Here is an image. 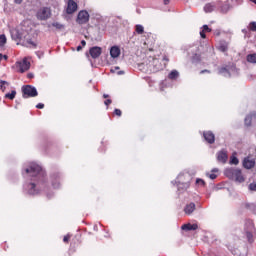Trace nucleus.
Returning a JSON list of instances; mask_svg holds the SVG:
<instances>
[{
    "mask_svg": "<svg viewBox=\"0 0 256 256\" xmlns=\"http://www.w3.org/2000/svg\"><path fill=\"white\" fill-rule=\"evenodd\" d=\"M44 107H45V104H43V103H39L36 105L37 109H43Z\"/></svg>",
    "mask_w": 256,
    "mask_h": 256,
    "instance_id": "nucleus-37",
    "label": "nucleus"
},
{
    "mask_svg": "<svg viewBox=\"0 0 256 256\" xmlns=\"http://www.w3.org/2000/svg\"><path fill=\"white\" fill-rule=\"evenodd\" d=\"M250 31H256V22H251L249 24Z\"/></svg>",
    "mask_w": 256,
    "mask_h": 256,
    "instance_id": "nucleus-32",
    "label": "nucleus"
},
{
    "mask_svg": "<svg viewBox=\"0 0 256 256\" xmlns=\"http://www.w3.org/2000/svg\"><path fill=\"white\" fill-rule=\"evenodd\" d=\"M15 95H17V91L12 90L11 93H7L5 95V98L10 99L11 101H13V99H15Z\"/></svg>",
    "mask_w": 256,
    "mask_h": 256,
    "instance_id": "nucleus-23",
    "label": "nucleus"
},
{
    "mask_svg": "<svg viewBox=\"0 0 256 256\" xmlns=\"http://www.w3.org/2000/svg\"><path fill=\"white\" fill-rule=\"evenodd\" d=\"M101 52H102V50H101V47H99V46H94V47L90 48V50H89V53H90L92 59H98V57H101Z\"/></svg>",
    "mask_w": 256,
    "mask_h": 256,
    "instance_id": "nucleus-11",
    "label": "nucleus"
},
{
    "mask_svg": "<svg viewBox=\"0 0 256 256\" xmlns=\"http://www.w3.org/2000/svg\"><path fill=\"white\" fill-rule=\"evenodd\" d=\"M243 167L245 169H253V167H255V159H251L249 157L244 158Z\"/></svg>",
    "mask_w": 256,
    "mask_h": 256,
    "instance_id": "nucleus-13",
    "label": "nucleus"
},
{
    "mask_svg": "<svg viewBox=\"0 0 256 256\" xmlns=\"http://www.w3.org/2000/svg\"><path fill=\"white\" fill-rule=\"evenodd\" d=\"M27 77H28V79H33V77H35V76L33 75V73H28Z\"/></svg>",
    "mask_w": 256,
    "mask_h": 256,
    "instance_id": "nucleus-44",
    "label": "nucleus"
},
{
    "mask_svg": "<svg viewBox=\"0 0 256 256\" xmlns=\"http://www.w3.org/2000/svg\"><path fill=\"white\" fill-rule=\"evenodd\" d=\"M177 77H179V72L177 70H172L168 75V78L172 80L177 79Z\"/></svg>",
    "mask_w": 256,
    "mask_h": 256,
    "instance_id": "nucleus-22",
    "label": "nucleus"
},
{
    "mask_svg": "<svg viewBox=\"0 0 256 256\" xmlns=\"http://www.w3.org/2000/svg\"><path fill=\"white\" fill-rule=\"evenodd\" d=\"M249 1H251L252 3H255V5H256V0H249Z\"/></svg>",
    "mask_w": 256,
    "mask_h": 256,
    "instance_id": "nucleus-53",
    "label": "nucleus"
},
{
    "mask_svg": "<svg viewBox=\"0 0 256 256\" xmlns=\"http://www.w3.org/2000/svg\"><path fill=\"white\" fill-rule=\"evenodd\" d=\"M77 9H78L77 2L73 0H68L67 7H66L67 15H73V13L77 11Z\"/></svg>",
    "mask_w": 256,
    "mask_h": 256,
    "instance_id": "nucleus-10",
    "label": "nucleus"
},
{
    "mask_svg": "<svg viewBox=\"0 0 256 256\" xmlns=\"http://www.w3.org/2000/svg\"><path fill=\"white\" fill-rule=\"evenodd\" d=\"M207 177H209V179H217V174H215V173H212V174L207 173Z\"/></svg>",
    "mask_w": 256,
    "mask_h": 256,
    "instance_id": "nucleus-34",
    "label": "nucleus"
},
{
    "mask_svg": "<svg viewBox=\"0 0 256 256\" xmlns=\"http://www.w3.org/2000/svg\"><path fill=\"white\" fill-rule=\"evenodd\" d=\"M7 87H9V82H7L5 80H0V89H1V91H5V89H7Z\"/></svg>",
    "mask_w": 256,
    "mask_h": 256,
    "instance_id": "nucleus-26",
    "label": "nucleus"
},
{
    "mask_svg": "<svg viewBox=\"0 0 256 256\" xmlns=\"http://www.w3.org/2000/svg\"><path fill=\"white\" fill-rule=\"evenodd\" d=\"M230 165H239V159L237 158V156H231Z\"/></svg>",
    "mask_w": 256,
    "mask_h": 256,
    "instance_id": "nucleus-29",
    "label": "nucleus"
},
{
    "mask_svg": "<svg viewBox=\"0 0 256 256\" xmlns=\"http://www.w3.org/2000/svg\"><path fill=\"white\" fill-rule=\"evenodd\" d=\"M251 121H253V116L252 115H248L246 116L244 123L247 127H251Z\"/></svg>",
    "mask_w": 256,
    "mask_h": 256,
    "instance_id": "nucleus-28",
    "label": "nucleus"
},
{
    "mask_svg": "<svg viewBox=\"0 0 256 256\" xmlns=\"http://www.w3.org/2000/svg\"><path fill=\"white\" fill-rule=\"evenodd\" d=\"M7 43V36L5 34L0 35V47H5V44Z\"/></svg>",
    "mask_w": 256,
    "mask_h": 256,
    "instance_id": "nucleus-24",
    "label": "nucleus"
},
{
    "mask_svg": "<svg viewBox=\"0 0 256 256\" xmlns=\"http://www.w3.org/2000/svg\"><path fill=\"white\" fill-rule=\"evenodd\" d=\"M112 101L111 99H107L104 104L106 105V107H109V105H111Z\"/></svg>",
    "mask_w": 256,
    "mask_h": 256,
    "instance_id": "nucleus-38",
    "label": "nucleus"
},
{
    "mask_svg": "<svg viewBox=\"0 0 256 256\" xmlns=\"http://www.w3.org/2000/svg\"><path fill=\"white\" fill-rule=\"evenodd\" d=\"M89 17L87 10H81L77 15L76 23L78 25H85V23H89Z\"/></svg>",
    "mask_w": 256,
    "mask_h": 256,
    "instance_id": "nucleus-8",
    "label": "nucleus"
},
{
    "mask_svg": "<svg viewBox=\"0 0 256 256\" xmlns=\"http://www.w3.org/2000/svg\"><path fill=\"white\" fill-rule=\"evenodd\" d=\"M235 73H237V68L233 65L230 67H222L219 70V74L224 77H231V75H235Z\"/></svg>",
    "mask_w": 256,
    "mask_h": 256,
    "instance_id": "nucleus-9",
    "label": "nucleus"
},
{
    "mask_svg": "<svg viewBox=\"0 0 256 256\" xmlns=\"http://www.w3.org/2000/svg\"><path fill=\"white\" fill-rule=\"evenodd\" d=\"M200 73H209V70H202Z\"/></svg>",
    "mask_w": 256,
    "mask_h": 256,
    "instance_id": "nucleus-51",
    "label": "nucleus"
},
{
    "mask_svg": "<svg viewBox=\"0 0 256 256\" xmlns=\"http://www.w3.org/2000/svg\"><path fill=\"white\" fill-rule=\"evenodd\" d=\"M15 67L18 69V73H25L31 69V62L28 57H25L21 61H17Z\"/></svg>",
    "mask_w": 256,
    "mask_h": 256,
    "instance_id": "nucleus-5",
    "label": "nucleus"
},
{
    "mask_svg": "<svg viewBox=\"0 0 256 256\" xmlns=\"http://www.w3.org/2000/svg\"><path fill=\"white\" fill-rule=\"evenodd\" d=\"M218 49L222 53H225L227 51V49H229V44H227V42H220Z\"/></svg>",
    "mask_w": 256,
    "mask_h": 256,
    "instance_id": "nucleus-19",
    "label": "nucleus"
},
{
    "mask_svg": "<svg viewBox=\"0 0 256 256\" xmlns=\"http://www.w3.org/2000/svg\"><path fill=\"white\" fill-rule=\"evenodd\" d=\"M227 151L225 150H222L220 152H218L217 154V160L220 162V163H227Z\"/></svg>",
    "mask_w": 256,
    "mask_h": 256,
    "instance_id": "nucleus-15",
    "label": "nucleus"
},
{
    "mask_svg": "<svg viewBox=\"0 0 256 256\" xmlns=\"http://www.w3.org/2000/svg\"><path fill=\"white\" fill-rule=\"evenodd\" d=\"M193 211H195V203H193V202L186 205V207L184 208V212L186 213V215H191V213H193Z\"/></svg>",
    "mask_w": 256,
    "mask_h": 256,
    "instance_id": "nucleus-18",
    "label": "nucleus"
},
{
    "mask_svg": "<svg viewBox=\"0 0 256 256\" xmlns=\"http://www.w3.org/2000/svg\"><path fill=\"white\" fill-rule=\"evenodd\" d=\"M196 187H205L206 183L205 180L201 178H197L195 182Z\"/></svg>",
    "mask_w": 256,
    "mask_h": 256,
    "instance_id": "nucleus-27",
    "label": "nucleus"
},
{
    "mask_svg": "<svg viewBox=\"0 0 256 256\" xmlns=\"http://www.w3.org/2000/svg\"><path fill=\"white\" fill-rule=\"evenodd\" d=\"M83 49V46H77L76 51H81Z\"/></svg>",
    "mask_w": 256,
    "mask_h": 256,
    "instance_id": "nucleus-46",
    "label": "nucleus"
},
{
    "mask_svg": "<svg viewBox=\"0 0 256 256\" xmlns=\"http://www.w3.org/2000/svg\"><path fill=\"white\" fill-rule=\"evenodd\" d=\"M124 71H119V72H117V75H124Z\"/></svg>",
    "mask_w": 256,
    "mask_h": 256,
    "instance_id": "nucleus-47",
    "label": "nucleus"
},
{
    "mask_svg": "<svg viewBox=\"0 0 256 256\" xmlns=\"http://www.w3.org/2000/svg\"><path fill=\"white\" fill-rule=\"evenodd\" d=\"M190 177L191 176L187 173L180 174L177 177L176 183H177L178 191H180V193H183V191H187L189 187H191V182H189Z\"/></svg>",
    "mask_w": 256,
    "mask_h": 256,
    "instance_id": "nucleus-3",
    "label": "nucleus"
},
{
    "mask_svg": "<svg viewBox=\"0 0 256 256\" xmlns=\"http://www.w3.org/2000/svg\"><path fill=\"white\" fill-rule=\"evenodd\" d=\"M224 175L228 177V179H233L236 183H244L245 177L239 168H227L224 171Z\"/></svg>",
    "mask_w": 256,
    "mask_h": 256,
    "instance_id": "nucleus-2",
    "label": "nucleus"
},
{
    "mask_svg": "<svg viewBox=\"0 0 256 256\" xmlns=\"http://www.w3.org/2000/svg\"><path fill=\"white\" fill-rule=\"evenodd\" d=\"M3 59H4V61H7L8 56H7V55L0 54V62L3 61Z\"/></svg>",
    "mask_w": 256,
    "mask_h": 256,
    "instance_id": "nucleus-35",
    "label": "nucleus"
},
{
    "mask_svg": "<svg viewBox=\"0 0 256 256\" xmlns=\"http://www.w3.org/2000/svg\"><path fill=\"white\" fill-rule=\"evenodd\" d=\"M69 239H71V236H69V235L64 236V238H63L64 243H68Z\"/></svg>",
    "mask_w": 256,
    "mask_h": 256,
    "instance_id": "nucleus-36",
    "label": "nucleus"
},
{
    "mask_svg": "<svg viewBox=\"0 0 256 256\" xmlns=\"http://www.w3.org/2000/svg\"><path fill=\"white\" fill-rule=\"evenodd\" d=\"M52 27H55L56 29H65V25H63L59 22H53Z\"/></svg>",
    "mask_w": 256,
    "mask_h": 256,
    "instance_id": "nucleus-30",
    "label": "nucleus"
},
{
    "mask_svg": "<svg viewBox=\"0 0 256 256\" xmlns=\"http://www.w3.org/2000/svg\"><path fill=\"white\" fill-rule=\"evenodd\" d=\"M181 229L183 231H197V229H199V226L197 224L188 223L182 225Z\"/></svg>",
    "mask_w": 256,
    "mask_h": 256,
    "instance_id": "nucleus-16",
    "label": "nucleus"
},
{
    "mask_svg": "<svg viewBox=\"0 0 256 256\" xmlns=\"http://www.w3.org/2000/svg\"><path fill=\"white\" fill-rule=\"evenodd\" d=\"M23 176L30 181L24 184V191L28 195H39L41 186L45 183V171L35 162H30L29 166L25 168Z\"/></svg>",
    "mask_w": 256,
    "mask_h": 256,
    "instance_id": "nucleus-1",
    "label": "nucleus"
},
{
    "mask_svg": "<svg viewBox=\"0 0 256 256\" xmlns=\"http://www.w3.org/2000/svg\"><path fill=\"white\" fill-rule=\"evenodd\" d=\"M163 60L166 61V62H168V61H169V58H167V56H164Z\"/></svg>",
    "mask_w": 256,
    "mask_h": 256,
    "instance_id": "nucleus-50",
    "label": "nucleus"
},
{
    "mask_svg": "<svg viewBox=\"0 0 256 256\" xmlns=\"http://www.w3.org/2000/svg\"><path fill=\"white\" fill-rule=\"evenodd\" d=\"M200 37H202V39H205V32L202 30V31H200Z\"/></svg>",
    "mask_w": 256,
    "mask_h": 256,
    "instance_id": "nucleus-42",
    "label": "nucleus"
},
{
    "mask_svg": "<svg viewBox=\"0 0 256 256\" xmlns=\"http://www.w3.org/2000/svg\"><path fill=\"white\" fill-rule=\"evenodd\" d=\"M164 5H169V0H164Z\"/></svg>",
    "mask_w": 256,
    "mask_h": 256,
    "instance_id": "nucleus-49",
    "label": "nucleus"
},
{
    "mask_svg": "<svg viewBox=\"0 0 256 256\" xmlns=\"http://www.w3.org/2000/svg\"><path fill=\"white\" fill-rule=\"evenodd\" d=\"M14 2H15L17 5H21V3H23V0H14Z\"/></svg>",
    "mask_w": 256,
    "mask_h": 256,
    "instance_id": "nucleus-43",
    "label": "nucleus"
},
{
    "mask_svg": "<svg viewBox=\"0 0 256 256\" xmlns=\"http://www.w3.org/2000/svg\"><path fill=\"white\" fill-rule=\"evenodd\" d=\"M22 93L24 99H29V97H37L39 95V93L37 92V88L31 85L23 86Z\"/></svg>",
    "mask_w": 256,
    "mask_h": 256,
    "instance_id": "nucleus-7",
    "label": "nucleus"
},
{
    "mask_svg": "<svg viewBox=\"0 0 256 256\" xmlns=\"http://www.w3.org/2000/svg\"><path fill=\"white\" fill-rule=\"evenodd\" d=\"M218 171H219V169L214 168V169L212 170V173H217Z\"/></svg>",
    "mask_w": 256,
    "mask_h": 256,
    "instance_id": "nucleus-48",
    "label": "nucleus"
},
{
    "mask_svg": "<svg viewBox=\"0 0 256 256\" xmlns=\"http://www.w3.org/2000/svg\"><path fill=\"white\" fill-rule=\"evenodd\" d=\"M215 9H217V3H215V2L208 3L204 6L205 13H213V11H215Z\"/></svg>",
    "mask_w": 256,
    "mask_h": 256,
    "instance_id": "nucleus-17",
    "label": "nucleus"
},
{
    "mask_svg": "<svg viewBox=\"0 0 256 256\" xmlns=\"http://www.w3.org/2000/svg\"><path fill=\"white\" fill-rule=\"evenodd\" d=\"M248 189L250 191H256V182H252L249 184Z\"/></svg>",
    "mask_w": 256,
    "mask_h": 256,
    "instance_id": "nucleus-31",
    "label": "nucleus"
},
{
    "mask_svg": "<svg viewBox=\"0 0 256 256\" xmlns=\"http://www.w3.org/2000/svg\"><path fill=\"white\" fill-rule=\"evenodd\" d=\"M103 97H104V99H107L109 97V95L104 94Z\"/></svg>",
    "mask_w": 256,
    "mask_h": 256,
    "instance_id": "nucleus-52",
    "label": "nucleus"
},
{
    "mask_svg": "<svg viewBox=\"0 0 256 256\" xmlns=\"http://www.w3.org/2000/svg\"><path fill=\"white\" fill-rule=\"evenodd\" d=\"M114 113H115L118 117H121V110L115 109V110H114Z\"/></svg>",
    "mask_w": 256,
    "mask_h": 256,
    "instance_id": "nucleus-39",
    "label": "nucleus"
},
{
    "mask_svg": "<svg viewBox=\"0 0 256 256\" xmlns=\"http://www.w3.org/2000/svg\"><path fill=\"white\" fill-rule=\"evenodd\" d=\"M81 45H82V47H85V45H87V42L85 40H82Z\"/></svg>",
    "mask_w": 256,
    "mask_h": 256,
    "instance_id": "nucleus-45",
    "label": "nucleus"
},
{
    "mask_svg": "<svg viewBox=\"0 0 256 256\" xmlns=\"http://www.w3.org/2000/svg\"><path fill=\"white\" fill-rule=\"evenodd\" d=\"M202 31H204V33H209V32H211L209 26H207V25H204V26L202 27Z\"/></svg>",
    "mask_w": 256,
    "mask_h": 256,
    "instance_id": "nucleus-33",
    "label": "nucleus"
},
{
    "mask_svg": "<svg viewBox=\"0 0 256 256\" xmlns=\"http://www.w3.org/2000/svg\"><path fill=\"white\" fill-rule=\"evenodd\" d=\"M52 185H53V187H54V189H57V188H59V183L58 182H53L52 183Z\"/></svg>",
    "mask_w": 256,
    "mask_h": 256,
    "instance_id": "nucleus-41",
    "label": "nucleus"
},
{
    "mask_svg": "<svg viewBox=\"0 0 256 256\" xmlns=\"http://www.w3.org/2000/svg\"><path fill=\"white\" fill-rule=\"evenodd\" d=\"M24 47H37V44L33 40H26L23 42Z\"/></svg>",
    "mask_w": 256,
    "mask_h": 256,
    "instance_id": "nucleus-21",
    "label": "nucleus"
},
{
    "mask_svg": "<svg viewBox=\"0 0 256 256\" xmlns=\"http://www.w3.org/2000/svg\"><path fill=\"white\" fill-rule=\"evenodd\" d=\"M244 231L249 243H253V233H255V225L252 220H247L244 225Z\"/></svg>",
    "mask_w": 256,
    "mask_h": 256,
    "instance_id": "nucleus-6",
    "label": "nucleus"
},
{
    "mask_svg": "<svg viewBox=\"0 0 256 256\" xmlns=\"http://www.w3.org/2000/svg\"><path fill=\"white\" fill-rule=\"evenodd\" d=\"M135 32H136L138 35H143V33H145V28L143 27V25L137 24V25L135 26Z\"/></svg>",
    "mask_w": 256,
    "mask_h": 256,
    "instance_id": "nucleus-20",
    "label": "nucleus"
},
{
    "mask_svg": "<svg viewBox=\"0 0 256 256\" xmlns=\"http://www.w3.org/2000/svg\"><path fill=\"white\" fill-rule=\"evenodd\" d=\"M119 55H121V49L119 46H112L110 48V57H112V59H117Z\"/></svg>",
    "mask_w": 256,
    "mask_h": 256,
    "instance_id": "nucleus-14",
    "label": "nucleus"
},
{
    "mask_svg": "<svg viewBox=\"0 0 256 256\" xmlns=\"http://www.w3.org/2000/svg\"><path fill=\"white\" fill-rule=\"evenodd\" d=\"M248 63H256V53L247 55Z\"/></svg>",
    "mask_w": 256,
    "mask_h": 256,
    "instance_id": "nucleus-25",
    "label": "nucleus"
},
{
    "mask_svg": "<svg viewBox=\"0 0 256 256\" xmlns=\"http://www.w3.org/2000/svg\"><path fill=\"white\" fill-rule=\"evenodd\" d=\"M119 71V66L114 67V69H111L112 73H117Z\"/></svg>",
    "mask_w": 256,
    "mask_h": 256,
    "instance_id": "nucleus-40",
    "label": "nucleus"
},
{
    "mask_svg": "<svg viewBox=\"0 0 256 256\" xmlns=\"http://www.w3.org/2000/svg\"><path fill=\"white\" fill-rule=\"evenodd\" d=\"M205 141L209 143L210 145H213L215 143V134L211 131H206L203 133Z\"/></svg>",
    "mask_w": 256,
    "mask_h": 256,
    "instance_id": "nucleus-12",
    "label": "nucleus"
},
{
    "mask_svg": "<svg viewBox=\"0 0 256 256\" xmlns=\"http://www.w3.org/2000/svg\"><path fill=\"white\" fill-rule=\"evenodd\" d=\"M51 15V7H41L36 13V18L38 21H47V19H51Z\"/></svg>",
    "mask_w": 256,
    "mask_h": 256,
    "instance_id": "nucleus-4",
    "label": "nucleus"
}]
</instances>
